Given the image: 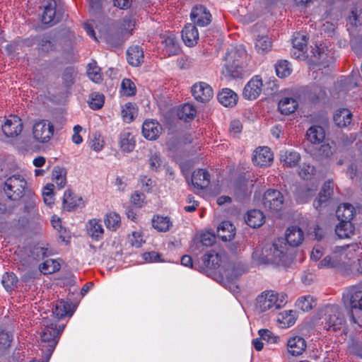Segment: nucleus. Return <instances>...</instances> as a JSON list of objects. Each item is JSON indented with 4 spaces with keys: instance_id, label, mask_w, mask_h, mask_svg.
<instances>
[{
    "instance_id": "nucleus-16",
    "label": "nucleus",
    "mask_w": 362,
    "mask_h": 362,
    "mask_svg": "<svg viewBox=\"0 0 362 362\" xmlns=\"http://www.w3.org/2000/svg\"><path fill=\"white\" fill-rule=\"evenodd\" d=\"M273 158V153L269 147L259 146L253 152L252 162L255 165L267 167L271 165Z\"/></svg>"
},
{
    "instance_id": "nucleus-49",
    "label": "nucleus",
    "mask_w": 362,
    "mask_h": 362,
    "mask_svg": "<svg viewBox=\"0 0 362 362\" xmlns=\"http://www.w3.org/2000/svg\"><path fill=\"white\" fill-rule=\"evenodd\" d=\"M272 41L267 36H258L255 41V49L259 54H264L271 50Z\"/></svg>"
},
{
    "instance_id": "nucleus-39",
    "label": "nucleus",
    "mask_w": 362,
    "mask_h": 362,
    "mask_svg": "<svg viewBox=\"0 0 362 362\" xmlns=\"http://www.w3.org/2000/svg\"><path fill=\"white\" fill-rule=\"evenodd\" d=\"M354 229L351 221H340L335 228V233L340 239H347L354 235Z\"/></svg>"
},
{
    "instance_id": "nucleus-3",
    "label": "nucleus",
    "mask_w": 362,
    "mask_h": 362,
    "mask_svg": "<svg viewBox=\"0 0 362 362\" xmlns=\"http://www.w3.org/2000/svg\"><path fill=\"white\" fill-rule=\"evenodd\" d=\"M347 30L351 37L352 49L358 56H362V7L357 4L351 11L347 18Z\"/></svg>"
},
{
    "instance_id": "nucleus-45",
    "label": "nucleus",
    "mask_w": 362,
    "mask_h": 362,
    "mask_svg": "<svg viewBox=\"0 0 362 362\" xmlns=\"http://www.w3.org/2000/svg\"><path fill=\"white\" fill-rule=\"evenodd\" d=\"M152 225L158 231L165 232L172 226V222L168 216L158 215L152 219Z\"/></svg>"
},
{
    "instance_id": "nucleus-27",
    "label": "nucleus",
    "mask_w": 362,
    "mask_h": 362,
    "mask_svg": "<svg viewBox=\"0 0 362 362\" xmlns=\"http://www.w3.org/2000/svg\"><path fill=\"white\" fill-rule=\"evenodd\" d=\"M192 183L197 189H204L210 183V175L206 170L198 169L193 172Z\"/></svg>"
},
{
    "instance_id": "nucleus-54",
    "label": "nucleus",
    "mask_w": 362,
    "mask_h": 362,
    "mask_svg": "<svg viewBox=\"0 0 362 362\" xmlns=\"http://www.w3.org/2000/svg\"><path fill=\"white\" fill-rule=\"evenodd\" d=\"M104 95L99 93H92L89 96V107L93 110L100 109L104 104Z\"/></svg>"
},
{
    "instance_id": "nucleus-34",
    "label": "nucleus",
    "mask_w": 362,
    "mask_h": 362,
    "mask_svg": "<svg viewBox=\"0 0 362 362\" xmlns=\"http://www.w3.org/2000/svg\"><path fill=\"white\" fill-rule=\"evenodd\" d=\"M235 226L228 221H222L217 228L218 236L225 242L230 241L235 235Z\"/></svg>"
},
{
    "instance_id": "nucleus-2",
    "label": "nucleus",
    "mask_w": 362,
    "mask_h": 362,
    "mask_svg": "<svg viewBox=\"0 0 362 362\" xmlns=\"http://www.w3.org/2000/svg\"><path fill=\"white\" fill-rule=\"evenodd\" d=\"M253 261L257 264H284L287 261V246L284 239L278 238L272 245L264 248L256 247L252 252Z\"/></svg>"
},
{
    "instance_id": "nucleus-32",
    "label": "nucleus",
    "mask_w": 362,
    "mask_h": 362,
    "mask_svg": "<svg viewBox=\"0 0 362 362\" xmlns=\"http://www.w3.org/2000/svg\"><path fill=\"white\" fill-rule=\"evenodd\" d=\"M182 37L187 46L191 47L197 44L199 39V33L194 25L188 24L182 31Z\"/></svg>"
},
{
    "instance_id": "nucleus-63",
    "label": "nucleus",
    "mask_w": 362,
    "mask_h": 362,
    "mask_svg": "<svg viewBox=\"0 0 362 362\" xmlns=\"http://www.w3.org/2000/svg\"><path fill=\"white\" fill-rule=\"evenodd\" d=\"M37 44L44 52H49L53 48V43L47 35H42L37 38Z\"/></svg>"
},
{
    "instance_id": "nucleus-14",
    "label": "nucleus",
    "mask_w": 362,
    "mask_h": 362,
    "mask_svg": "<svg viewBox=\"0 0 362 362\" xmlns=\"http://www.w3.org/2000/svg\"><path fill=\"white\" fill-rule=\"evenodd\" d=\"M262 86V78L258 75L253 76L243 89V97L250 100H255L260 95Z\"/></svg>"
},
{
    "instance_id": "nucleus-13",
    "label": "nucleus",
    "mask_w": 362,
    "mask_h": 362,
    "mask_svg": "<svg viewBox=\"0 0 362 362\" xmlns=\"http://www.w3.org/2000/svg\"><path fill=\"white\" fill-rule=\"evenodd\" d=\"M284 203L283 195L276 189L267 190L263 197V205L267 210L279 211Z\"/></svg>"
},
{
    "instance_id": "nucleus-48",
    "label": "nucleus",
    "mask_w": 362,
    "mask_h": 362,
    "mask_svg": "<svg viewBox=\"0 0 362 362\" xmlns=\"http://www.w3.org/2000/svg\"><path fill=\"white\" fill-rule=\"evenodd\" d=\"M66 174L65 169L60 167L54 168L52 171V180L59 189L63 188L66 183Z\"/></svg>"
},
{
    "instance_id": "nucleus-51",
    "label": "nucleus",
    "mask_w": 362,
    "mask_h": 362,
    "mask_svg": "<svg viewBox=\"0 0 362 362\" xmlns=\"http://www.w3.org/2000/svg\"><path fill=\"white\" fill-rule=\"evenodd\" d=\"M87 74L88 78L94 83H100L102 81L100 69L95 62L90 63L88 65Z\"/></svg>"
},
{
    "instance_id": "nucleus-61",
    "label": "nucleus",
    "mask_w": 362,
    "mask_h": 362,
    "mask_svg": "<svg viewBox=\"0 0 362 362\" xmlns=\"http://www.w3.org/2000/svg\"><path fill=\"white\" fill-rule=\"evenodd\" d=\"M135 108L132 103L126 104L122 110L123 119L127 122H130L133 120Z\"/></svg>"
},
{
    "instance_id": "nucleus-42",
    "label": "nucleus",
    "mask_w": 362,
    "mask_h": 362,
    "mask_svg": "<svg viewBox=\"0 0 362 362\" xmlns=\"http://www.w3.org/2000/svg\"><path fill=\"white\" fill-rule=\"evenodd\" d=\"M296 319V312L290 310L279 313L276 321L280 327L286 328L293 325Z\"/></svg>"
},
{
    "instance_id": "nucleus-26",
    "label": "nucleus",
    "mask_w": 362,
    "mask_h": 362,
    "mask_svg": "<svg viewBox=\"0 0 362 362\" xmlns=\"http://www.w3.org/2000/svg\"><path fill=\"white\" fill-rule=\"evenodd\" d=\"M62 204L63 208L69 211L84 206L82 197L74 195L70 189L64 192Z\"/></svg>"
},
{
    "instance_id": "nucleus-5",
    "label": "nucleus",
    "mask_w": 362,
    "mask_h": 362,
    "mask_svg": "<svg viewBox=\"0 0 362 362\" xmlns=\"http://www.w3.org/2000/svg\"><path fill=\"white\" fill-rule=\"evenodd\" d=\"M287 295L284 293L266 290L257 296L255 307L260 313L279 310L287 303Z\"/></svg>"
},
{
    "instance_id": "nucleus-19",
    "label": "nucleus",
    "mask_w": 362,
    "mask_h": 362,
    "mask_svg": "<svg viewBox=\"0 0 362 362\" xmlns=\"http://www.w3.org/2000/svg\"><path fill=\"white\" fill-rule=\"evenodd\" d=\"M203 265L199 266L197 270L202 273L209 275L210 270L219 268L221 262V257L215 251H210L204 255L202 257Z\"/></svg>"
},
{
    "instance_id": "nucleus-29",
    "label": "nucleus",
    "mask_w": 362,
    "mask_h": 362,
    "mask_svg": "<svg viewBox=\"0 0 362 362\" xmlns=\"http://www.w3.org/2000/svg\"><path fill=\"white\" fill-rule=\"evenodd\" d=\"M313 54L319 64H326L330 62L332 59V54L324 44H316L313 49Z\"/></svg>"
},
{
    "instance_id": "nucleus-7",
    "label": "nucleus",
    "mask_w": 362,
    "mask_h": 362,
    "mask_svg": "<svg viewBox=\"0 0 362 362\" xmlns=\"http://www.w3.org/2000/svg\"><path fill=\"white\" fill-rule=\"evenodd\" d=\"M324 328L327 331L337 332L345 325L346 320L338 305H327L322 310Z\"/></svg>"
},
{
    "instance_id": "nucleus-41",
    "label": "nucleus",
    "mask_w": 362,
    "mask_h": 362,
    "mask_svg": "<svg viewBox=\"0 0 362 362\" xmlns=\"http://www.w3.org/2000/svg\"><path fill=\"white\" fill-rule=\"evenodd\" d=\"M245 222L252 228H258L264 223V216L259 210H250L247 214Z\"/></svg>"
},
{
    "instance_id": "nucleus-21",
    "label": "nucleus",
    "mask_w": 362,
    "mask_h": 362,
    "mask_svg": "<svg viewBox=\"0 0 362 362\" xmlns=\"http://www.w3.org/2000/svg\"><path fill=\"white\" fill-rule=\"evenodd\" d=\"M334 188V182L332 180L325 182L319 193V197L313 202V206L319 210L320 208L327 205Z\"/></svg>"
},
{
    "instance_id": "nucleus-64",
    "label": "nucleus",
    "mask_w": 362,
    "mask_h": 362,
    "mask_svg": "<svg viewBox=\"0 0 362 362\" xmlns=\"http://www.w3.org/2000/svg\"><path fill=\"white\" fill-rule=\"evenodd\" d=\"M317 191V186H313L312 188H306L303 189L301 194L298 197V202L300 203L307 202L311 197H313Z\"/></svg>"
},
{
    "instance_id": "nucleus-35",
    "label": "nucleus",
    "mask_w": 362,
    "mask_h": 362,
    "mask_svg": "<svg viewBox=\"0 0 362 362\" xmlns=\"http://www.w3.org/2000/svg\"><path fill=\"white\" fill-rule=\"evenodd\" d=\"M335 124L339 127H346L352 122V113L347 108H339L333 117Z\"/></svg>"
},
{
    "instance_id": "nucleus-52",
    "label": "nucleus",
    "mask_w": 362,
    "mask_h": 362,
    "mask_svg": "<svg viewBox=\"0 0 362 362\" xmlns=\"http://www.w3.org/2000/svg\"><path fill=\"white\" fill-rule=\"evenodd\" d=\"M296 306L303 311H309L315 305L313 298L310 296H304L298 298L296 303Z\"/></svg>"
},
{
    "instance_id": "nucleus-46",
    "label": "nucleus",
    "mask_w": 362,
    "mask_h": 362,
    "mask_svg": "<svg viewBox=\"0 0 362 362\" xmlns=\"http://www.w3.org/2000/svg\"><path fill=\"white\" fill-rule=\"evenodd\" d=\"M59 269V263L53 259H47L39 265V270L43 274H53Z\"/></svg>"
},
{
    "instance_id": "nucleus-37",
    "label": "nucleus",
    "mask_w": 362,
    "mask_h": 362,
    "mask_svg": "<svg viewBox=\"0 0 362 362\" xmlns=\"http://www.w3.org/2000/svg\"><path fill=\"white\" fill-rule=\"evenodd\" d=\"M307 139L313 145L321 144L325 137L324 129L320 126H312L307 131Z\"/></svg>"
},
{
    "instance_id": "nucleus-28",
    "label": "nucleus",
    "mask_w": 362,
    "mask_h": 362,
    "mask_svg": "<svg viewBox=\"0 0 362 362\" xmlns=\"http://www.w3.org/2000/svg\"><path fill=\"white\" fill-rule=\"evenodd\" d=\"M57 2L55 0H48L45 6L42 16V22L49 25H54L57 22L56 18Z\"/></svg>"
},
{
    "instance_id": "nucleus-8",
    "label": "nucleus",
    "mask_w": 362,
    "mask_h": 362,
    "mask_svg": "<svg viewBox=\"0 0 362 362\" xmlns=\"http://www.w3.org/2000/svg\"><path fill=\"white\" fill-rule=\"evenodd\" d=\"M54 132L53 124L47 119H39L33 124L32 136L39 144H47L52 138Z\"/></svg>"
},
{
    "instance_id": "nucleus-18",
    "label": "nucleus",
    "mask_w": 362,
    "mask_h": 362,
    "mask_svg": "<svg viewBox=\"0 0 362 362\" xmlns=\"http://www.w3.org/2000/svg\"><path fill=\"white\" fill-rule=\"evenodd\" d=\"M307 42L308 39L304 34L300 33H295L292 39L293 47L295 49L291 52L292 56L298 59H305Z\"/></svg>"
},
{
    "instance_id": "nucleus-15",
    "label": "nucleus",
    "mask_w": 362,
    "mask_h": 362,
    "mask_svg": "<svg viewBox=\"0 0 362 362\" xmlns=\"http://www.w3.org/2000/svg\"><path fill=\"white\" fill-rule=\"evenodd\" d=\"M192 94L196 100L206 103L213 98L214 91L208 83L201 81L193 85Z\"/></svg>"
},
{
    "instance_id": "nucleus-33",
    "label": "nucleus",
    "mask_w": 362,
    "mask_h": 362,
    "mask_svg": "<svg viewBox=\"0 0 362 362\" xmlns=\"http://www.w3.org/2000/svg\"><path fill=\"white\" fill-rule=\"evenodd\" d=\"M127 61L134 66H139L144 62V50L139 45H132L127 49Z\"/></svg>"
},
{
    "instance_id": "nucleus-55",
    "label": "nucleus",
    "mask_w": 362,
    "mask_h": 362,
    "mask_svg": "<svg viewBox=\"0 0 362 362\" xmlns=\"http://www.w3.org/2000/svg\"><path fill=\"white\" fill-rule=\"evenodd\" d=\"M77 71L73 67H67L63 72L62 81L67 88L71 87L75 82Z\"/></svg>"
},
{
    "instance_id": "nucleus-24",
    "label": "nucleus",
    "mask_w": 362,
    "mask_h": 362,
    "mask_svg": "<svg viewBox=\"0 0 362 362\" xmlns=\"http://www.w3.org/2000/svg\"><path fill=\"white\" fill-rule=\"evenodd\" d=\"M281 163L288 168L296 167L300 160V155L293 150L283 149L279 151Z\"/></svg>"
},
{
    "instance_id": "nucleus-12",
    "label": "nucleus",
    "mask_w": 362,
    "mask_h": 362,
    "mask_svg": "<svg viewBox=\"0 0 362 362\" xmlns=\"http://www.w3.org/2000/svg\"><path fill=\"white\" fill-rule=\"evenodd\" d=\"M1 130L7 137H16L21 134L23 129L21 119L16 115H9L0 124Z\"/></svg>"
},
{
    "instance_id": "nucleus-40",
    "label": "nucleus",
    "mask_w": 362,
    "mask_h": 362,
    "mask_svg": "<svg viewBox=\"0 0 362 362\" xmlns=\"http://www.w3.org/2000/svg\"><path fill=\"white\" fill-rule=\"evenodd\" d=\"M354 214V208L349 203L341 204L336 211V215L340 221H351Z\"/></svg>"
},
{
    "instance_id": "nucleus-4",
    "label": "nucleus",
    "mask_w": 362,
    "mask_h": 362,
    "mask_svg": "<svg viewBox=\"0 0 362 362\" xmlns=\"http://www.w3.org/2000/svg\"><path fill=\"white\" fill-rule=\"evenodd\" d=\"M44 329L40 334V349L42 354H45L47 361L49 360L58 343L59 336L64 326H57L56 322L44 321Z\"/></svg>"
},
{
    "instance_id": "nucleus-17",
    "label": "nucleus",
    "mask_w": 362,
    "mask_h": 362,
    "mask_svg": "<svg viewBox=\"0 0 362 362\" xmlns=\"http://www.w3.org/2000/svg\"><path fill=\"white\" fill-rule=\"evenodd\" d=\"M191 19L193 23L200 27H204L211 22V15L202 5L195 6L191 11Z\"/></svg>"
},
{
    "instance_id": "nucleus-11",
    "label": "nucleus",
    "mask_w": 362,
    "mask_h": 362,
    "mask_svg": "<svg viewBox=\"0 0 362 362\" xmlns=\"http://www.w3.org/2000/svg\"><path fill=\"white\" fill-rule=\"evenodd\" d=\"M240 53L236 49L228 51L224 59L223 73L226 76L236 78L241 74L239 62Z\"/></svg>"
},
{
    "instance_id": "nucleus-62",
    "label": "nucleus",
    "mask_w": 362,
    "mask_h": 362,
    "mask_svg": "<svg viewBox=\"0 0 362 362\" xmlns=\"http://www.w3.org/2000/svg\"><path fill=\"white\" fill-rule=\"evenodd\" d=\"M325 95V91L319 86L314 85L310 88L308 98L312 101H315Z\"/></svg>"
},
{
    "instance_id": "nucleus-1",
    "label": "nucleus",
    "mask_w": 362,
    "mask_h": 362,
    "mask_svg": "<svg viewBox=\"0 0 362 362\" xmlns=\"http://www.w3.org/2000/svg\"><path fill=\"white\" fill-rule=\"evenodd\" d=\"M360 250H362V247L358 243L335 247L330 255L326 256L320 262L318 267H351L355 262V259L358 256Z\"/></svg>"
},
{
    "instance_id": "nucleus-9",
    "label": "nucleus",
    "mask_w": 362,
    "mask_h": 362,
    "mask_svg": "<svg viewBox=\"0 0 362 362\" xmlns=\"http://www.w3.org/2000/svg\"><path fill=\"white\" fill-rule=\"evenodd\" d=\"M219 272L224 286L233 293L238 292L236 280L245 272V269L240 264H228L226 269Z\"/></svg>"
},
{
    "instance_id": "nucleus-59",
    "label": "nucleus",
    "mask_w": 362,
    "mask_h": 362,
    "mask_svg": "<svg viewBox=\"0 0 362 362\" xmlns=\"http://www.w3.org/2000/svg\"><path fill=\"white\" fill-rule=\"evenodd\" d=\"M315 168L308 163H303L300 166L299 175L304 180H309L315 174Z\"/></svg>"
},
{
    "instance_id": "nucleus-23",
    "label": "nucleus",
    "mask_w": 362,
    "mask_h": 362,
    "mask_svg": "<svg viewBox=\"0 0 362 362\" xmlns=\"http://www.w3.org/2000/svg\"><path fill=\"white\" fill-rule=\"evenodd\" d=\"M307 347L305 340L300 336H293L287 341V349L288 353L295 356L301 355Z\"/></svg>"
},
{
    "instance_id": "nucleus-31",
    "label": "nucleus",
    "mask_w": 362,
    "mask_h": 362,
    "mask_svg": "<svg viewBox=\"0 0 362 362\" xmlns=\"http://www.w3.org/2000/svg\"><path fill=\"white\" fill-rule=\"evenodd\" d=\"M88 235L94 240L98 241L103 237L104 228L98 219H90L87 223Z\"/></svg>"
},
{
    "instance_id": "nucleus-20",
    "label": "nucleus",
    "mask_w": 362,
    "mask_h": 362,
    "mask_svg": "<svg viewBox=\"0 0 362 362\" xmlns=\"http://www.w3.org/2000/svg\"><path fill=\"white\" fill-rule=\"evenodd\" d=\"M286 243H284L286 246L297 247L300 245L304 240V233L297 226L289 227L286 230ZM288 254V247H287V255Z\"/></svg>"
},
{
    "instance_id": "nucleus-56",
    "label": "nucleus",
    "mask_w": 362,
    "mask_h": 362,
    "mask_svg": "<svg viewBox=\"0 0 362 362\" xmlns=\"http://www.w3.org/2000/svg\"><path fill=\"white\" fill-rule=\"evenodd\" d=\"M122 94L126 96H133L136 93L135 84L129 78H124L121 83Z\"/></svg>"
},
{
    "instance_id": "nucleus-60",
    "label": "nucleus",
    "mask_w": 362,
    "mask_h": 362,
    "mask_svg": "<svg viewBox=\"0 0 362 362\" xmlns=\"http://www.w3.org/2000/svg\"><path fill=\"white\" fill-rule=\"evenodd\" d=\"M258 333L262 339L270 344H276L279 341V337L269 329H259Z\"/></svg>"
},
{
    "instance_id": "nucleus-30",
    "label": "nucleus",
    "mask_w": 362,
    "mask_h": 362,
    "mask_svg": "<svg viewBox=\"0 0 362 362\" xmlns=\"http://www.w3.org/2000/svg\"><path fill=\"white\" fill-rule=\"evenodd\" d=\"M298 107V102L296 98L284 97L278 103V109L282 115H288L293 113Z\"/></svg>"
},
{
    "instance_id": "nucleus-25",
    "label": "nucleus",
    "mask_w": 362,
    "mask_h": 362,
    "mask_svg": "<svg viewBox=\"0 0 362 362\" xmlns=\"http://www.w3.org/2000/svg\"><path fill=\"white\" fill-rule=\"evenodd\" d=\"M75 311V306L72 303L60 300L57 301L52 309V314L58 319L67 315L71 316Z\"/></svg>"
},
{
    "instance_id": "nucleus-36",
    "label": "nucleus",
    "mask_w": 362,
    "mask_h": 362,
    "mask_svg": "<svg viewBox=\"0 0 362 362\" xmlns=\"http://www.w3.org/2000/svg\"><path fill=\"white\" fill-rule=\"evenodd\" d=\"M119 145L122 151L132 152L136 145L134 136L129 132L124 131L121 132L119 137Z\"/></svg>"
},
{
    "instance_id": "nucleus-47",
    "label": "nucleus",
    "mask_w": 362,
    "mask_h": 362,
    "mask_svg": "<svg viewBox=\"0 0 362 362\" xmlns=\"http://www.w3.org/2000/svg\"><path fill=\"white\" fill-rule=\"evenodd\" d=\"M196 110L191 104L187 103L181 106L177 110V117L185 122L191 120L196 115Z\"/></svg>"
},
{
    "instance_id": "nucleus-22",
    "label": "nucleus",
    "mask_w": 362,
    "mask_h": 362,
    "mask_svg": "<svg viewBox=\"0 0 362 362\" xmlns=\"http://www.w3.org/2000/svg\"><path fill=\"white\" fill-rule=\"evenodd\" d=\"M160 124L153 119L146 120L142 126L143 136L148 140L156 139L161 133Z\"/></svg>"
},
{
    "instance_id": "nucleus-57",
    "label": "nucleus",
    "mask_w": 362,
    "mask_h": 362,
    "mask_svg": "<svg viewBox=\"0 0 362 362\" xmlns=\"http://www.w3.org/2000/svg\"><path fill=\"white\" fill-rule=\"evenodd\" d=\"M334 147L335 145L333 143L332 144L329 143L323 144L319 148L316 156L320 158H329L333 153Z\"/></svg>"
},
{
    "instance_id": "nucleus-50",
    "label": "nucleus",
    "mask_w": 362,
    "mask_h": 362,
    "mask_svg": "<svg viewBox=\"0 0 362 362\" xmlns=\"http://www.w3.org/2000/svg\"><path fill=\"white\" fill-rule=\"evenodd\" d=\"M105 224L107 229L115 231L120 226V216L115 212H110L106 214Z\"/></svg>"
},
{
    "instance_id": "nucleus-38",
    "label": "nucleus",
    "mask_w": 362,
    "mask_h": 362,
    "mask_svg": "<svg viewBox=\"0 0 362 362\" xmlns=\"http://www.w3.org/2000/svg\"><path fill=\"white\" fill-rule=\"evenodd\" d=\"M218 102L225 107H232L235 105L238 100L237 94L229 88H223L218 94Z\"/></svg>"
},
{
    "instance_id": "nucleus-53",
    "label": "nucleus",
    "mask_w": 362,
    "mask_h": 362,
    "mask_svg": "<svg viewBox=\"0 0 362 362\" xmlns=\"http://www.w3.org/2000/svg\"><path fill=\"white\" fill-rule=\"evenodd\" d=\"M276 75L280 78H285L291 74V68L288 61H279L275 66Z\"/></svg>"
},
{
    "instance_id": "nucleus-44",
    "label": "nucleus",
    "mask_w": 362,
    "mask_h": 362,
    "mask_svg": "<svg viewBox=\"0 0 362 362\" xmlns=\"http://www.w3.org/2000/svg\"><path fill=\"white\" fill-rule=\"evenodd\" d=\"M31 254L34 259L40 260L43 259L45 257L51 256L52 252L47 244L38 243L34 246L31 251Z\"/></svg>"
},
{
    "instance_id": "nucleus-43",
    "label": "nucleus",
    "mask_w": 362,
    "mask_h": 362,
    "mask_svg": "<svg viewBox=\"0 0 362 362\" xmlns=\"http://www.w3.org/2000/svg\"><path fill=\"white\" fill-rule=\"evenodd\" d=\"M163 43L165 47L166 54L169 56L177 54L180 52V47L173 34L164 36Z\"/></svg>"
},
{
    "instance_id": "nucleus-58",
    "label": "nucleus",
    "mask_w": 362,
    "mask_h": 362,
    "mask_svg": "<svg viewBox=\"0 0 362 362\" xmlns=\"http://www.w3.org/2000/svg\"><path fill=\"white\" fill-rule=\"evenodd\" d=\"M17 281L18 279L13 273L6 272L2 276L1 283L7 291L12 289Z\"/></svg>"
},
{
    "instance_id": "nucleus-6",
    "label": "nucleus",
    "mask_w": 362,
    "mask_h": 362,
    "mask_svg": "<svg viewBox=\"0 0 362 362\" xmlns=\"http://www.w3.org/2000/svg\"><path fill=\"white\" fill-rule=\"evenodd\" d=\"M342 303L345 309L349 312L351 321L362 326L354 316L357 313L362 314V290L357 286L348 288L343 292Z\"/></svg>"
},
{
    "instance_id": "nucleus-10",
    "label": "nucleus",
    "mask_w": 362,
    "mask_h": 362,
    "mask_svg": "<svg viewBox=\"0 0 362 362\" xmlns=\"http://www.w3.org/2000/svg\"><path fill=\"white\" fill-rule=\"evenodd\" d=\"M27 182L21 175H13L5 182L4 192L11 200H18L24 194Z\"/></svg>"
}]
</instances>
